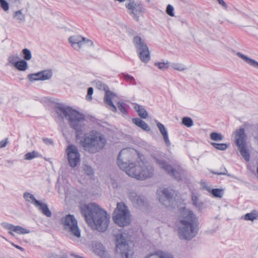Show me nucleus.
<instances>
[{
    "label": "nucleus",
    "instance_id": "nucleus-1",
    "mask_svg": "<svg viewBox=\"0 0 258 258\" xmlns=\"http://www.w3.org/2000/svg\"><path fill=\"white\" fill-rule=\"evenodd\" d=\"M56 112L61 119L69 121L71 127L75 131L77 140L80 141L85 151L95 154L104 148L106 140L101 133L92 131L82 136L85 120L82 114L70 107L62 105L57 107Z\"/></svg>",
    "mask_w": 258,
    "mask_h": 258
},
{
    "label": "nucleus",
    "instance_id": "nucleus-2",
    "mask_svg": "<svg viewBox=\"0 0 258 258\" xmlns=\"http://www.w3.org/2000/svg\"><path fill=\"white\" fill-rule=\"evenodd\" d=\"M117 164L128 176L137 179L144 180L154 175L153 166L148 162H145L134 150L124 149L121 150L117 157Z\"/></svg>",
    "mask_w": 258,
    "mask_h": 258
},
{
    "label": "nucleus",
    "instance_id": "nucleus-3",
    "mask_svg": "<svg viewBox=\"0 0 258 258\" xmlns=\"http://www.w3.org/2000/svg\"><path fill=\"white\" fill-rule=\"evenodd\" d=\"M81 213L87 223L92 222L99 231H105L109 224L110 216L98 205L91 203L81 208Z\"/></svg>",
    "mask_w": 258,
    "mask_h": 258
},
{
    "label": "nucleus",
    "instance_id": "nucleus-4",
    "mask_svg": "<svg viewBox=\"0 0 258 258\" xmlns=\"http://www.w3.org/2000/svg\"><path fill=\"white\" fill-rule=\"evenodd\" d=\"M198 219L194 213L184 209L179 220L178 233L180 239L190 240L198 234L199 230Z\"/></svg>",
    "mask_w": 258,
    "mask_h": 258
},
{
    "label": "nucleus",
    "instance_id": "nucleus-5",
    "mask_svg": "<svg viewBox=\"0 0 258 258\" xmlns=\"http://www.w3.org/2000/svg\"><path fill=\"white\" fill-rule=\"evenodd\" d=\"M130 213L127 207L123 203H118L113 214L114 223L120 227L128 225L131 222Z\"/></svg>",
    "mask_w": 258,
    "mask_h": 258
},
{
    "label": "nucleus",
    "instance_id": "nucleus-6",
    "mask_svg": "<svg viewBox=\"0 0 258 258\" xmlns=\"http://www.w3.org/2000/svg\"><path fill=\"white\" fill-rule=\"evenodd\" d=\"M60 223L64 230L70 235L77 238L81 237V231L78 225V222L73 215H67L62 217Z\"/></svg>",
    "mask_w": 258,
    "mask_h": 258
},
{
    "label": "nucleus",
    "instance_id": "nucleus-7",
    "mask_svg": "<svg viewBox=\"0 0 258 258\" xmlns=\"http://www.w3.org/2000/svg\"><path fill=\"white\" fill-rule=\"evenodd\" d=\"M236 144L241 155L246 161L250 160V154L246 144V135L243 128H240L235 132Z\"/></svg>",
    "mask_w": 258,
    "mask_h": 258
},
{
    "label": "nucleus",
    "instance_id": "nucleus-8",
    "mask_svg": "<svg viewBox=\"0 0 258 258\" xmlns=\"http://www.w3.org/2000/svg\"><path fill=\"white\" fill-rule=\"evenodd\" d=\"M133 43L138 53L141 60L147 63L151 59L149 48L145 41L139 36H136L133 38Z\"/></svg>",
    "mask_w": 258,
    "mask_h": 258
},
{
    "label": "nucleus",
    "instance_id": "nucleus-9",
    "mask_svg": "<svg viewBox=\"0 0 258 258\" xmlns=\"http://www.w3.org/2000/svg\"><path fill=\"white\" fill-rule=\"evenodd\" d=\"M154 159L157 166L163 169L168 175L177 180L181 179V174L182 173V170L181 169H175L173 168L171 165L162 158L154 157Z\"/></svg>",
    "mask_w": 258,
    "mask_h": 258
},
{
    "label": "nucleus",
    "instance_id": "nucleus-10",
    "mask_svg": "<svg viewBox=\"0 0 258 258\" xmlns=\"http://www.w3.org/2000/svg\"><path fill=\"white\" fill-rule=\"evenodd\" d=\"M116 250L125 258H132L133 254V250L129 248L127 240L122 233L116 235Z\"/></svg>",
    "mask_w": 258,
    "mask_h": 258
},
{
    "label": "nucleus",
    "instance_id": "nucleus-11",
    "mask_svg": "<svg viewBox=\"0 0 258 258\" xmlns=\"http://www.w3.org/2000/svg\"><path fill=\"white\" fill-rule=\"evenodd\" d=\"M66 152L70 166L73 168L75 167L80 161V154L78 148L75 145H70L68 146Z\"/></svg>",
    "mask_w": 258,
    "mask_h": 258
},
{
    "label": "nucleus",
    "instance_id": "nucleus-12",
    "mask_svg": "<svg viewBox=\"0 0 258 258\" xmlns=\"http://www.w3.org/2000/svg\"><path fill=\"white\" fill-rule=\"evenodd\" d=\"M125 7L129 11V14L133 16L137 21L139 20V15L142 13L143 7L142 5L135 2V0H127Z\"/></svg>",
    "mask_w": 258,
    "mask_h": 258
},
{
    "label": "nucleus",
    "instance_id": "nucleus-13",
    "mask_svg": "<svg viewBox=\"0 0 258 258\" xmlns=\"http://www.w3.org/2000/svg\"><path fill=\"white\" fill-rule=\"evenodd\" d=\"M159 202L165 206H168L173 200L174 191L170 189L164 188L157 190Z\"/></svg>",
    "mask_w": 258,
    "mask_h": 258
},
{
    "label": "nucleus",
    "instance_id": "nucleus-14",
    "mask_svg": "<svg viewBox=\"0 0 258 258\" xmlns=\"http://www.w3.org/2000/svg\"><path fill=\"white\" fill-rule=\"evenodd\" d=\"M128 198L133 203L140 208L143 209L147 208L148 203L146 198L142 196L138 195L134 191H131L128 194Z\"/></svg>",
    "mask_w": 258,
    "mask_h": 258
},
{
    "label": "nucleus",
    "instance_id": "nucleus-15",
    "mask_svg": "<svg viewBox=\"0 0 258 258\" xmlns=\"http://www.w3.org/2000/svg\"><path fill=\"white\" fill-rule=\"evenodd\" d=\"M52 76V72L51 70H44L35 74L28 75V79L30 81L38 80H47L50 79Z\"/></svg>",
    "mask_w": 258,
    "mask_h": 258
},
{
    "label": "nucleus",
    "instance_id": "nucleus-16",
    "mask_svg": "<svg viewBox=\"0 0 258 258\" xmlns=\"http://www.w3.org/2000/svg\"><path fill=\"white\" fill-rule=\"evenodd\" d=\"M2 225L5 229L10 230L9 233L12 235H13L12 232L21 234H27L30 232L29 230L26 229L20 226H15L6 222L2 223Z\"/></svg>",
    "mask_w": 258,
    "mask_h": 258
},
{
    "label": "nucleus",
    "instance_id": "nucleus-17",
    "mask_svg": "<svg viewBox=\"0 0 258 258\" xmlns=\"http://www.w3.org/2000/svg\"><path fill=\"white\" fill-rule=\"evenodd\" d=\"M105 92V93L104 98V103L111 107V108H110V110L112 111L116 112L117 111V108L112 101V99L115 96V94L110 91L109 90V89L106 90Z\"/></svg>",
    "mask_w": 258,
    "mask_h": 258
},
{
    "label": "nucleus",
    "instance_id": "nucleus-18",
    "mask_svg": "<svg viewBox=\"0 0 258 258\" xmlns=\"http://www.w3.org/2000/svg\"><path fill=\"white\" fill-rule=\"evenodd\" d=\"M85 38L81 36H73L69 38V41L72 47L76 50H79L83 45Z\"/></svg>",
    "mask_w": 258,
    "mask_h": 258
},
{
    "label": "nucleus",
    "instance_id": "nucleus-19",
    "mask_svg": "<svg viewBox=\"0 0 258 258\" xmlns=\"http://www.w3.org/2000/svg\"><path fill=\"white\" fill-rule=\"evenodd\" d=\"M94 251L95 253L99 255L101 258H109L108 252L103 245L99 242H96L93 246Z\"/></svg>",
    "mask_w": 258,
    "mask_h": 258
},
{
    "label": "nucleus",
    "instance_id": "nucleus-20",
    "mask_svg": "<svg viewBox=\"0 0 258 258\" xmlns=\"http://www.w3.org/2000/svg\"><path fill=\"white\" fill-rule=\"evenodd\" d=\"M236 55L250 66L258 69V62L256 60L248 57L240 52H236Z\"/></svg>",
    "mask_w": 258,
    "mask_h": 258
},
{
    "label": "nucleus",
    "instance_id": "nucleus-21",
    "mask_svg": "<svg viewBox=\"0 0 258 258\" xmlns=\"http://www.w3.org/2000/svg\"><path fill=\"white\" fill-rule=\"evenodd\" d=\"M36 207L39 208L42 214L47 217H50L52 215L51 212L49 209L48 206L46 204L43 203L40 201H36Z\"/></svg>",
    "mask_w": 258,
    "mask_h": 258
},
{
    "label": "nucleus",
    "instance_id": "nucleus-22",
    "mask_svg": "<svg viewBox=\"0 0 258 258\" xmlns=\"http://www.w3.org/2000/svg\"><path fill=\"white\" fill-rule=\"evenodd\" d=\"M157 126L158 128H159L161 134L162 135L164 141L165 142L166 145L167 146H170L171 145V143L170 142V141L168 138V133L167 131L164 126L163 124H162L160 122H158L157 123Z\"/></svg>",
    "mask_w": 258,
    "mask_h": 258
},
{
    "label": "nucleus",
    "instance_id": "nucleus-23",
    "mask_svg": "<svg viewBox=\"0 0 258 258\" xmlns=\"http://www.w3.org/2000/svg\"><path fill=\"white\" fill-rule=\"evenodd\" d=\"M145 258H173V256L167 253L158 250L151 253L146 256Z\"/></svg>",
    "mask_w": 258,
    "mask_h": 258
},
{
    "label": "nucleus",
    "instance_id": "nucleus-24",
    "mask_svg": "<svg viewBox=\"0 0 258 258\" xmlns=\"http://www.w3.org/2000/svg\"><path fill=\"white\" fill-rule=\"evenodd\" d=\"M132 122L145 131L148 132L150 131V127L149 125L144 121L139 118H133Z\"/></svg>",
    "mask_w": 258,
    "mask_h": 258
},
{
    "label": "nucleus",
    "instance_id": "nucleus-25",
    "mask_svg": "<svg viewBox=\"0 0 258 258\" xmlns=\"http://www.w3.org/2000/svg\"><path fill=\"white\" fill-rule=\"evenodd\" d=\"M205 188L207 190L211 192L215 197L221 198L223 195V191L222 189L213 188L211 190L210 187L207 186H206Z\"/></svg>",
    "mask_w": 258,
    "mask_h": 258
},
{
    "label": "nucleus",
    "instance_id": "nucleus-26",
    "mask_svg": "<svg viewBox=\"0 0 258 258\" xmlns=\"http://www.w3.org/2000/svg\"><path fill=\"white\" fill-rule=\"evenodd\" d=\"M136 110L138 112L139 115L142 118H147L148 114L145 109L141 105H136L135 107Z\"/></svg>",
    "mask_w": 258,
    "mask_h": 258
},
{
    "label": "nucleus",
    "instance_id": "nucleus-27",
    "mask_svg": "<svg viewBox=\"0 0 258 258\" xmlns=\"http://www.w3.org/2000/svg\"><path fill=\"white\" fill-rule=\"evenodd\" d=\"M14 67L19 71H24L28 68V63L25 60L21 59L16 62Z\"/></svg>",
    "mask_w": 258,
    "mask_h": 258
},
{
    "label": "nucleus",
    "instance_id": "nucleus-28",
    "mask_svg": "<svg viewBox=\"0 0 258 258\" xmlns=\"http://www.w3.org/2000/svg\"><path fill=\"white\" fill-rule=\"evenodd\" d=\"M13 17L18 21L20 23H23L25 21V15L23 14L21 10L15 12Z\"/></svg>",
    "mask_w": 258,
    "mask_h": 258
},
{
    "label": "nucleus",
    "instance_id": "nucleus-29",
    "mask_svg": "<svg viewBox=\"0 0 258 258\" xmlns=\"http://www.w3.org/2000/svg\"><path fill=\"white\" fill-rule=\"evenodd\" d=\"M258 218V212L253 211V212L247 213L244 215V219L248 221H253Z\"/></svg>",
    "mask_w": 258,
    "mask_h": 258
},
{
    "label": "nucleus",
    "instance_id": "nucleus-30",
    "mask_svg": "<svg viewBox=\"0 0 258 258\" xmlns=\"http://www.w3.org/2000/svg\"><path fill=\"white\" fill-rule=\"evenodd\" d=\"M23 197L26 201L30 202L31 201L35 206L36 205V201H39L35 198L32 194L29 192H25L23 195Z\"/></svg>",
    "mask_w": 258,
    "mask_h": 258
},
{
    "label": "nucleus",
    "instance_id": "nucleus-31",
    "mask_svg": "<svg viewBox=\"0 0 258 258\" xmlns=\"http://www.w3.org/2000/svg\"><path fill=\"white\" fill-rule=\"evenodd\" d=\"M41 155L39 153L35 151H33L31 152L26 153L25 155V159L27 160H30L35 158L39 157Z\"/></svg>",
    "mask_w": 258,
    "mask_h": 258
},
{
    "label": "nucleus",
    "instance_id": "nucleus-32",
    "mask_svg": "<svg viewBox=\"0 0 258 258\" xmlns=\"http://www.w3.org/2000/svg\"><path fill=\"white\" fill-rule=\"evenodd\" d=\"M210 139L215 141H221L223 139V136L221 133L213 132L211 133Z\"/></svg>",
    "mask_w": 258,
    "mask_h": 258
},
{
    "label": "nucleus",
    "instance_id": "nucleus-33",
    "mask_svg": "<svg viewBox=\"0 0 258 258\" xmlns=\"http://www.w3.org/2000/svg\"><path fill=\"white\" fill-rule=\"evenodd\" d=\"M211 145H212L215 149L221 150V151H225L228 148V145L225 143H211Z\"/></svg>",
    "mask_w": 258,
    "mask_h": 258
},
{
    "label": "nucleus",
    "instance_id": "nucleus-34",
    "mask_svg": "<svg viewBox=\"0 0 258 258\" xmlns=\"http://www.w3.org/2000/svg\"><path fill=\"white\" fill-rule=\"evenodd\" d=\"M182 123L187 127H191L194 124L192 119L189 117H183L182 119Z\"/></svg>",
    "mask_w": 258,
    "mask_h": 258
},
{
    "label": "nucleus",
    "instance_id": "nucleus-35",
    "mask_svg": "<svg viewBox=\"0 0 258 258\" xmlns=\"http://www.w3.org/2000/svg\"><path fill=\"white\" fill-rule=\"evenodd\" d=\"M19 59V57L18 54H13L9 56V57L8 58V60L9 63L15 66L16 65V62H18Z\"/></svg>",
    "mask_w": 258,
    "mask_h": 258
},
{
    "label": "nucleus",
    "instance_id": "nucleus-36",
    "mask_svg": "<svg viewBox=\"0 0 258 258\" xmlns=\"http://www.w3.org/2000/svg\"><path fill=\"white\" fill-rule=\"evenodd\" d=\"M169 63V61H166L164 62H156L155 63V66L157 67L159 69L164 71L168 69Z\"/></svg>",
    "mask_w": 258,
    "mask_h": 258
},
{
    "label": "nucleus",
    "instance_id": "nucleus-37",
    "mask_svg": "<svg viewBox=\"0 0 258 258\" xmlns=\"http://www.w3.org/2000/svg\"><path fill=\"white\" fill-rule=\"evenodd\" d=\"M171 67L175 70L183 71L186 69L185 66L181 63H175L171 65Z\"/></svg>",
    "mask_w": 258,
    "mask_h": 258
},
{
    "label": "nucleus",
    "instance_id": "nucleus-38",
    "mask_svg": "<svg viewBox=\"0 0 258 258\" xmlns=\"http://www.w3.org/2000/svg\"><path fill=\"white\" fill-rule=\"evenodd\" d=\"M83 170L85 173L87 175H92L94 174V171L92 167L89 165H84L83 166Z\"/></svg>",
    "mask_w": 258,
    "mask_h": 258
},
{
    "label": "nucleus",
    "instance_id": "nucleus-39",
    "mask_svg": "<svg viewBox=\"0 0 258 258\" xmlns=\"http://www.w3.org/2000/svg\"><path fill=\"white\" fill-rule=\"evenodd\" d=\"M95 87L99 90L105 91L106 90L108 89V87L100 81H95Z\"/></svg>",
    "mask_w": 258,
    "mask_h": 258
},
{
    "label": "nucleus",
    "instance_id": "nucleus-40",
    "mask_svg": "<svg viewBox=\"0 0 258 258\" xmlns=\"http://www.w3.org/2000/svg\"><path fill=\"white\" fill-rule=\"evenodd\" d=\"M22 53L23 54L24 56L23 57L24 59L26 60H29L31 59L32 57V55L31 51L30 50H29L27 48H24L22 50Z\"/></svg>",
    "mask_w": 258,
    "mask_h": 258
},
{
    "label": "nucleus",
    "instance_id": "nucleus-41",
    "mask_svg": "<svg viewBox=\"0 0 258 258\" xmlns=\"http://www.w3.org/2000/svg\"><path fill=\"white\" fill-rule=\"evenodd\" d=\"M123 77L124 79H125L127 81H128L131 84L135 85L136 84V82L135 78L132 76L127 74H123Z\"/></svg>",
    "mask_w": 258,
    "mask_h": 258
},
{
    "label": "nucleus",
    "instance_id": "nucleus-42",
    "mask_svg": "<svg viewBox=\"0 0 258 258\" xmlns=\"http://www.w3.org/2000/svg\"><path fill=\"white\" fill-rule=\"evenodd\" d=\"M118 109L123 114L127 113V110L126 108V104L123 102H118L117 104Z\"/></svg>",
    "mask_w": 258,
    "mask_h": 258
},
{
    "label": "nucleus",
    "instance_id": "nucleus-43",
    "mask_svg": "<svg viewBox=\"0 0 258 258\" xmlns=\"http://www.w3.org/2000/svg\"><path fill=\"white\" fill-rule=\"evenodd\" d=\"M0 6L5 11H7L9 9V3L6 0H0Z\"/></svg>",
    "mask_w": 258,
    "mask_h": 258
},
{
    "label": "nucleus",
    "instance_id": "nucleus-44",
    "mask_svg": "<svg viewBox=\"0 0 258 258\" xmlns=\"http://www.w3.org/2000/svg\"><path fill=\"white\" fill-rule=\"evenodd\" d=\"M173 11H174L173 7L171 5H168L166 8V10L167 14L170 16H174Z\"/></svg>",
    "mask_w": 258,
    "mask_h": 258
},
{
    "label": "nucleus",
    "instance_id": "nucleus-45",
    "mask_svg": "<svg viewBox=\"0 0 258 258\" xmlns=\"http://www.w3.org/2000/svg\"><path fill=\"white\" fill-rule=\"evenodd\" d=\"M93 93V89L92 87H89L87 90V94L86 98L87 100H91L92 99V95Z\"/></svg>",
    "mask_w": 258,
    "mask_h": 258
},
{
    "label": "nucleus",
    "instance_id": "nucleus-46",
    "mask_svg": "<svg viewBox=\"0 0 258 258\" xmlns=\"http://www.w3.org/2000/svg\"><path fill=\"white\" fill-rule=\"evenodd\" d=\"M8 143H9V142H8V138H6L5 140H2L0 142V148H3L6 147V146L7 145Z\"/></svg>",
    "mask_w": 258,
    "mask_h": 258
},
{
    "label": "nucleus",
    "instance_id": "nucleus-47",
    "mask_svg": "<svg viewBox=\"0 0 258 258\" xmlns=\"http://www.w3.org/2000/svg\"><path fill=\"white\" fill-rule=\"evenodd\" d=\"M192 201L193 204L195 206H196L197 207L200 206V204L198 202V198L197 196H193L192 197Z\"/></svg>",
    "mask_w": 258,
    "mask_h": 258
},
{
    "label": "nucleus",
    "instance_id": "nucleus-48",
    "mask_svg": "<svg viewBox=\"0 0 258 258\" xmlns=\"http://www.w3.org/2000/svg\"><path fill=\"white\" fill-rule=\"evenodd\" d=\"M227 170L224 167L223 169L221 170V171L213 172V173L217 175H227Z\"/></svg>",
    "mask_w": 258,
    "mask_h": 258
},
{
    "label": "nucleus",
    "instance_id": "nucleus-49",
    "mask_svg": "<svg viewBox=\"0 0 258 258\" xmlns=\"http://www.w3.org/2000/svg\"><path fill=\"white\" fill-rule=\"evenodd\" d=\"M84 44H86L88 46H92L93 45V42L92 40L85 38V40H84L83 42V45Z\"/></svg>",
    "mask_w": 258,
    "mask_h": 258
},
{
    "label": "nucleus",
    "instance_id": "nucleus-50",
    "mask_svg": "<svg viewBox=\"0 0 258 258\" xmlns=\"http://www.w3.org/2000/svg\"><path fill=\"white\" fill-rule=\"evenodd\" d=\"M218 3L221 5L225 9H227L228 6L223 0H217Z\"/></svg>",
    "mask_w": 258,
    "mask_h": 258
},
{
    "label": "nucleus",
    "instance_id": "nucleus-51",
    "mask_svg": "<svg viewBox=\"0 0 258 258\" xmlns=\"http://www.w3.org/2000/svg\"><path fill=\"white\" fill-rule=\"evenodd\" d=\"M43 141L44 143L47 145H51L53 144V141L52 140L48 138H43Z\"/></svg>",
    "mask_w": 258,
    "mask_h": 258
},
{
    "label": "nucleus",
    "instance_id": "nucleus-52",
    "mask_svg": "<svg viewBox=\"0 0 258 258\" xmlns=\"http://www.w3.org/2000/svg\"><path fill=\"white\" fill-rule=\"evenodd\" d=\"M12 245L15 246L16 248L18 249H20L22 251H23L24 250L23 248H22V247L20 246H18L17 245H16L14 243H12Z\"/></svg>",
    "mask_w": 258,
    "mask_h": 258
},
{
    "label": "nucleus",
    "instance_id": "nucleus-53",
    "mask_svg": "<svg viewBox=\"0 0 258 258\" xmlns=\"http://www.w3.org/2000/svg\"><path fill=\"white\" fill-rule=\"evenodd\" d=\"M11 3H16L19 2L20 0H8Z\"/></svg>",
    "mask_w": 258,
    "mask_h": 258
},
{
    "label": "nucleus",
    "instance_id": "nucleus-54",
    "mask_svg": "<svg viewBox=\"0 0 258 258\" xmlns=\"http://www.w3.org/2000/svg\"><path fill=\"white\" fill-rule=\"evenodd\" d=\"M74 256L76 257V258H83V257L82 256H80L78 255H74Z\"/></svg>",
    "mask_w": 258,
    "mask_h": 258
}]
</instances>
